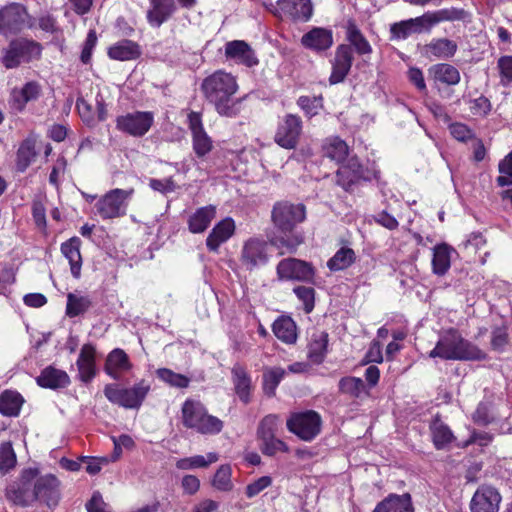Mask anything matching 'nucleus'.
Returning a JSON list of instances; mask_svg holds the SVG:
<instances>
[{
    "label": "nucleus",
    "instance_id": "f257e3e1",
    "mask_svg": "<svg viewBox=\"0 0 512 512\" xmlns=\"http://www.w3.org/2000/svg\"><path fill=\"white\" fill-rule=\"evenodd\" d=\"M306 217V208L303 204H293L288 201L277 202L272 209L271 218L275 228L283 236H273L269 242L272 246L293 253L302 243L300 235L293 234L295 227L302 223Z\"/></svg>",
    "mask_w": 512,
    "mask_h": 512
},
{
    "label": "nucleus",
    "instance_id": "58836bf2",
    "mask_svg": "<svg viewBox=\"0 0 512 512\" xmlns=\"http://www.w3.org/2000/svg\"><path fill=\"white\" fill-rule=\"evenodd\" d=\"M453 248L446 243L438 244L433 249L432 270L438 276L447 273L451 266V252Z\"/></svg>",
    "mask_w": 512,
    "mask_h": 512
},
{
    "label": "nucleus",
    "instance_id": "6e6552de",
    "mask_svg": "<svg viewBox=\"0 0 512 512\" xmlns=\"http://www.w3.org/2000/svg\"><path fill=\"white\" fill-rule=\"evenodd\" d=\"M39 474L38 469L28 468L22 471L19 482L6 488V498L16 505L27 507L34 502V480Z\"/></svg>",
    "mask_w": 512,
    "mask_h": 512
},
{
    "label": "nucleus",
    "instance_id": "20e7f679",
    "mask_svg": "<svg viewBox=\"0 0 512 512\" xmlns=\"http://www.w3.org/2000/svg\"><path fill=\"white\" fill-rule=\"evenodd\" d=\"M445 360L483 361L488 359L486 352L476 344L463 338L458 330L451 328L440 337Z\"/></svg>",
    "mask_w": 512,
    "mask_h": 512
},
{
    "label": "nucleus",
    "instance_id": "338daca9",
    "mask_svg": "<svg viewBox=\"0 0 512 512\" xmlns=\"http://www.w3.org/2000/svg\"><path fill=\"white\" fill-rule=\"evenodd\" d=\"M271 484L272 478L270 476H262L246 486L245 494L248 498H253Z\"/></svg>",
    "mask_w": 512,
    "mask_h": 512
},
{
    "label": "nucleus",
    "instance_id": "39448f33",
    "mask_svg": "<svg viewBox=\"0 0 512 512\" xmlns=\"http://www.w3.org/2000/svg\"><path fill=\"white\" fill-rule=\"evenodd\" d=\"M150 391V384L142 379L131 388H120L116 384L104 387L105 397L113 404L126 409H139Z\"/></svg>",
    "mask_w": 512,
    "mask_h": 512
},
{
    "label": "nucleus",
    "instance_id": "f704fd0d",
    "mask_svg": "<svg viewBox=\"0 0 512 512\" xmlns=\"http://www.w3.org/2000/svg\"><path fill=\"white\" fill-rule=\"evenodd\" d=\"M140 55L141 48L138 43L127 39L117 42L108 49V56L119 61L135 60Z\"/></svg>",
    "mask_w": 512,
    "mask_h": 512
},
{
    "label": "nucleus",
    "instance_id": "c85d7f7f",
    "mask_svg": "<svg viewBox=\"0 0 512 512\" xmlns=\"http://www.w3.org/2000/svg\"><path fill=\"white\" fill-rule=\"evenodd\" d=\"M345 36L346 40L349 42L348 45H350L352 50L354 49L358 55L365 56L372 53V46L353 19L347 21Z\"/></svg>",
    "mask_w": 512,
    "mask_h": 512
},
{
    "label": "nucleus",
    "instance_id": "c03bdc74",
    "mask_svg": "<svg viewBox=\"0 0 512 512\" xmlns=\"http://www.w3.org/2000/svg\"><path fill=\"white\" fill-rule=\"evenodd\" d=\"M356 259L355 252L352 248L341 247L332 258L327 262V267L331 271H341L350 267Z\"/></svg>",
    "mask_w": 512,
    "mask_h": 512
},
{
    "label": "nucleus",
    "instance_id": "473e14b6",
    "mask_svg": "<svg viewBox=\"0 0 512 512\" xmlns=\"http://www.w3.org/2000/svg\"><path fill=\"white\" fill-rule=\"evenodd\" d=\"M36 137L29 135L19 145L16 153V170L24 173L37 156Z\"/></svg>",
    "mask_w": 512,
    "mask_h": 512
},
{
    "label": "nucleus",
    "instance_id": "b1692460",
    "mask_svg": "<svg viewBox=\"0 0 512 512\" xmlns=\"http://www.w3.org/2000/svg\"><path fill=\"white\" fill-rule=\"evenodd\" d=\"M235 231V223L232 218L227 217L218 222L206 239V246L209 251L217 252L220 245L225 243Z\"/></svg>",
    "mask_w": 512,
    "mask_h": 512
},
{
    "label": "nucleus",
    "instance_id": "13d9d810",
    "mask_svg": "<svg viewBox=\"0 0 512 512\" xmlns=\"http://www.w3.org/2000/svg\"><path fill=\"white\" fill-rule=\"evenodd\" d=\"M390 34L391 40L406 39L410 35L415 34L411 19L393 23L390 26Z\"/></svg>",
    "mask_w": 512,
    "mask_h": 512
},
{
    "label": "nucleus",
    "instance_id": "774afa93",
    "mask_svg": "<svg viewBox=\"0 0 512 512\" xmlns=\"http://www.w3.org/2000/svg\"><path fill=\"white\" fill-rule=\"evenodd\" d=\"M76 108L81 119L88 125L94 126L96 120L92 115V106L83 98H78L76 101Z\"/></svg>",
    "mask_w": 512,
    "mask_h": 512
},
{
    "label": "nucleus",
    "instance_id": "dca6fc26",
    "mask_svg": "<svg viewBox=\"0 0 512 512\" xmlns=\"http://www.w3.org/2000/svg\"><path fill=\"white\" fill-rule=\"evenodd\" d=\"M133 193V190L113 189L105 194L97 203L98 214L103 219L116 218L125 213L124 202Z\"/></svg>",
    "mask_w": 512,
    "mask_h": 512
},
{
    "label": "nucleus",
    "instance_id": "5fc2aeb1",
    "mask_svg": "<svg viewBox=\"0 0 512 512\" xmlns=\"http://www.w3.org/2000/svg\"><path fill=\"white\" fill-rule=\"evenodd\" d=\"M294 294L303 303V309L306 313H311L315 306V290L313 287L296 286L293 289Z\"/></svg>",
    "mask_w": 512,
    "mask_h": 512
},
{
    "label": "nucleus",
    "instance_id": "9b49d317",
    "mask_svg": "<svg viewBox=\"0 0 512 512\" xmlns=\"http://www.w3.org/2000/svg\"><path fill=\"white\" fill-rule=\"evenodd\" d=\"M279 280L314 283L316 270L313 265L297 258L281 260L276 268Z\"/></svg>",
    "mask_w": 512,
    "mask_h": 512
},
{
    "label": "nucleus",
    "instance_id": "ea45409f",
    "mask_svg": "<svg viewBox=\"0 0 512 512\" xmlns=\"http://www.w3.org/2000/svg\"><path fill=\"white\" fill-rule=\"evenodd\" d=\"M429 73L434 80L448 86L457 85L461 76L459 70L448 63H438L430 67Z\"/></svg>",
    "mask_w": 512,
    "mask_h": 512
},
{
    "label": "nucleus",
    "instance_id": "393cba45",
    "mask_svg": "<svg viewBox=\"0 0 512 512\" xmlns=\"http://www.w3.org/2000/svg\"><path fill=\"white\" fill-rule=\"evenodd\" d=\"M429 430L433 445L437 450L447 449L451 443L456 441L452 430L441 420L439 414L432 419Z\"/></svg>",
    "mask_w": 512,
    "mask_h": 512
},
{
    "label": "nucleus",
    "instance_id": "49530a36",
    "mask_svg": "<svg viewBox=\"0 0 512 512\" xmlns=\"http://www.w3.org/2000/svg\"><path fill=\"white\" fill-rule=\"evenodd\" d=\"M430 13L435 26L444 21H465L470 16L469 12L457 7L430 11Z\"/></svg>",
    "mask_w": 512,
    "mask_h": 512
},
{
    "label": "nucleus",
    "instance_id": "3c124183",
    "mask_svg": "<svg viewBox=\"0 0 512 512\" xmlns=\"http://www.w3.org/2000/svg\"><path fill=\"white\" fill-rule=\"evenodd\" d=\"M218 455L216 453H209L208 460L204 456L197 455L190 458H184L177 462L176 466L179 469H193V468H204L209 464L216 462Z\"/></svg>",
    "mask_w": 512,
    "mask_h": 512
},
{
    "label": "nucleus",
    "instance_id": "864d4df0",
    "mask_svg": "<svg viewBox=\"0 0 512 512\" xmlns=\"http://www.w3.org/2000/svg\"><path fill=\"white\" fill-rule=\"evenodd\" d=\"M297 105L305 112L306 116L313 117L323 108V97L321 95L314 97L300 96Z\"/></svg>",
    "mask_w": 512,
    "mask_h": 512
},
{
    "label": "nucleus",
    "instance_id": "6ab92c4d",
    "mask_svg": "<svg viewBox=\"0 0 512 512\" xmlns=\"http://www.w3.org/2000/svg\"><path fill=\"white\" fill-rule=\"evenodd\" d=\"M225 56L227 59L235 60L237 63L247 67H253L258 64L254 50L243 40L227 42L225 45Z\"/></svg>",
    "mask_w": 512,
    "mask_h": 512
},
{
    "label": "nucleus",
    "instance_id": "a19ab883",
    "mask_svg": "<svg viewBox=\"0 0 512 512\" xmlns=\"http://www.w3.org/2000/svg\"><path fill=\"white\" fill-rule=\"evenodd\" d=\"M323 152L324 156L340 164L347 161L349 147L344 140L339 137H334L328 139L324 144Z\"/></svg>",
    "mask_w": 512,
    "mask_h": 512
},
{
    "label": "nucleus",
    "instance_id": "052dcab7",
    "mask_svg": "<svg viewBox=\"0 0 512 512\" xmlns=\"http://www.w3.org/2000/svg\"><path fill=\"white\" fill-rule=\"evenodd\" d=\"M472 418L474 423L481 426H487L496 420L490 406L483 402L478 404Z\"/></svg>",
    "mask_w": 512,
    "mask_h": 512
},
{
    "label": "nucleus",
    "instance_id": "0e129e2a",
    "mask_svg": "<svg viewBox=\"0 0 512 512\" xmlns=\"http://www.w3.org/2000/svg\"><path fill=\"white\" fill-rule=\"evenodd\" d=\"M413 24L415 34L430 33L435 26L430 11L423 15L410 18Z\"/></svg>",
    "mask_w": 512,
    "mask_h": 512
},
{
    "label": "nucleus",
    "instance_id": "c756f323",
    "mask_svg": "<svg viewBox=\"0 0 512 512\" xmlns=\"http://www.w3.org/2000/svg\"><path fill=\"white\" fill-rule=\"evenodd\" d=\"M36 382L40 387L56 390L67 387L70 378L65 371L48 366L41 371Z\"/></svg>",
    "mask_w": 512,
    "mask_h": 512
},
{
    "label": "nucleus",
    "instance_id": "412c9836",
    "mask_svg": "<svg viewBox=\"0 0 512 512\" xmlns=\"http://www.w3.org/2000/svg\"><path fill=\"white\" fill-rule=\"evenodd\" d=\"M280 11L295 21H308L313 14L311 0H278Z\"/></svg>",
    "mask_w": 512,
    "mask_h": 512
},
{
    "label": "nucleus",
    "instance_id": "ddd939ff",
    "mask_svg": "<svg viewBox=\"0 0 512 512\" xmlns=\"http://www.w3.org/2000/svg\"><path fill=\"white\" fill-rule=\"evenodd\" d=\"M154 122V115L149 111H136L118 116L116 118V128L133 137L144 136L151 128Z\"/></svg>",
    "mask_w": 512,
    "mask_h": 512
},
{
    "label": "nucleus",
    "instance_id": "c9c22d12",
    "mask_svg": "<svg viewBox=\"0 0 512 512\" xmlns=\"http://www.w3.org/2000/svg\"><path fill=\"white\" fill-rule=\"evenodd\" d=\"M329 335L326 331H320L312 335L308 345V358L314 364H321L325 360L328 351Z\"/></svg>",
    "mask_w": 512,
    "mask_h": 512
},
{
    "label": "nucleus",
    "instance_id": "0eeeda50",
    "mask_svg": "<svg viewBox=\"0 0 512 512\" xmlns=\"http://www.w3.org/2000/svg\"><path fill=\"white\" fill-rule=\"evenodd\" d=\"M380 171L365 168L357 156H352L336 172V183L346 192H352L360 181L378 180Z\"/></svg>",
    "mask_w": 512,
    "mask_h": 512
},
{
    "label": "nucleus",
    "instance_id": "09e8293b",
    "mask_svg": "<svg viewBox=\"0 0 512 512\" xmlns=\"http://www.w3.org/2000/svg\"><path fill=\"white\" fill-rule=\"evenodd\" d=\"M338 388L341 393L358 398L364 389V382L356 377H342L339 380Z\"/></svg>",
    "mask_w": 512,
    "mask_h": 512
},
{
    "label": "nucleus",
    "instance_id": "a18cd8bd",
    "mask_svg": "<svg viewBox=\"0 0 512 512\" xmlns=\"http://www.w3.org/2000/svg\"><path fill=\"white\" fill-rule=\"evenodd\" d=\"M92 306V301L88 296H77L74 293H68L66 304V315L70 318L84 314Z\"/></svg>",
    "mask_w": 512,
    "mask_h": 512
},
{
    "label": "nucleus",
    "instance_id": "de8ad7c7",
    "mask_svg": "<svg viewBox=\"0 0 512 512\" xmlns=\"http://www.w3.org/2000/svg\"><path fill=\"white\" fill-rule=\"evenodd\" d=\"M17 463L16 454L12 447V443L2 442L0 444V472L5 475L9 473Z\"/></svg>",
    "mask_w": 512,
    "mask_h": 512
},
{
    "label": "nucleus",
    "instance_id": "9d476101",
    "mask_svg": "<svg viewBox=\"0 0 512 512\" xmlns=\"http://www.w3.org/2000/svg\"><path fill=\"white\" fill-rule=\"evenodd\" d=\"M302 128L303 122L300 116L286 114L278 123L274 135L275 143L287 150L295 149L299 144Z\"/></svg>",
    "mask_w": 512,
    "mask_h": 512
},
{
    "label": "nucleus",
    "instance_id": "bf43d9fd",
    "mask_svg": "<svg viewBox=\"0 0 512 512\" xmlns=\"http://www.w3.org/2000/svg\"><path fill=\"white\" fill-rule=\"evenodd\" d=\"M509 342V335L505 326L494 327L491 332L492 350L502 353Z\"/></svg>",
    "mask_w": 512,
    "mask_h": 512
},
{
    "label": "nucleus",
    "instance_id": "69168bd1",
    "mask_svg": "<svg viewBox=\"0 0 512 512\" xmlns=\"http://www.w3.org/2000/svg\"><path fill=\"white\" fill-rule=\"evenodd\" d=\"M497 65L501 76V83L504 86H508L512 83V56L500 57Z\"/></svg>",
    "mask_w": 512,
    "mask_h": 512
},
{
    "label": "nucleus",
    "instance_id": "bb28decb",
    "mask_svg": "<svg viewBox=\"0 0 512 512\" xmlns=\"http://www.w3.org/2000/svg\"><path fill=\"white\" fill-rule=\"evenodd\" d=\"M232 382L238 398L244 404L251 401L252 380L247 370L240 364H235L231 369Z\"/></svg>",
    "mask_w": 512,
    "mask_h": 512
},
{
    "label": "nucleus",
    "instance_id": "1a4fd4ad",
    "mask_svg": "<svg viewBox=\"0 0 512 512\" xmlns=\"http://www.w3.org/2000/svg\"><path fill=\"white\" fill-rule=\"evenodd\" d=\"M286 425L300 439L312 441L321 432L322 420L316 411L308 410L293 414Z\"/></svg>",
    "mask_w": 512,
    "mask_h": 512
},
{
    "label": "nucleus",
    "instance_id": "a211bd4d",
    "mask_svg": "<svg viewBox=\"0 0 512 512\" xmlns=\"http://www.w3.org/2000/svg\"><path fill=\"white\" fill-rule=\"evenodd\" d=\"M353 52L350 45L340 44L335 50L334 59L331 61L332 71L329 77V84L342 83L349 74L353 64Z\"/></svg>",
    "mask_w": 512,
    "mask_h": 512
},
{
    "label": "nucleus",
    "instance_id": "4c0bfd02",
    "mask_svg": "<svg viewBox=\"0 0 512 512\" xmlns=\"http://www.w3.org/2000/svg\"><path fill=\"white\" fill-rule=\"evenodd\" d=\"M275 336L284 343L293 344L297 340L296 323L289 316H281L272 325Z\"/></svg>",
    "mask_w": 512,
    "mask_h": 512
},
{
    "label": "nucleus",
    "instance_id": "8fccbe9b",
    "mask_svg": "<svg viewBox=\"0 0 512 512\" xmlns=\"http://www.w3.org/2000/svg\"><path fill=\"white\" fill-rule=\"evenodd\" d=\"M156 374L159 379L168 383L172 387L186 388L190 382V379L187 376L175 373L168 368H160L156 371Z\"/></svg>",
    "mask_w": 512,
    "mask_h": 512
},
{
    "label": "nucleus",
    "instance_id": "e2e57ef3",
    "mask_svg": "<svg viewBox=\"0 0 512 512\" xmlns=\"http://www.w3.org/2000/svg\"><path fill=\"white\" fill-rule=\"evenodd\" d=\"M261 452L266 456H274L277 452H288L289 448L285 442L274 437L264 440L260 444Z\"/></svg>",
    "mask_w": 512,
    "mask_h": 512
},
{
    "label": "nucleus",
    "instance_id": "79ce46f5",
    "mask_svg": "<svg viewBox=\"0 0 512 512\" xmlns=\"http://www.w3.org/2000/svg\"><path fill=\"white\" fill-rule=\"evenodd\" d=\"M286 375L285 369L281 367H266L262 375V389L266 396L274 397L276 388Z\"/></svg>",
    "mask_w": 512,
    "mask_h": 512
},
{
    "label": "nucleus",
    "instance_id": "e433bc0d",
    "mask_svg": "<svg viewBox=\"0 0 512 512\" xmlns=\"http://www.w3.org/2000/svg\"><path fill=\"white\" fill-rule=\"evenodd\" d=\"M216 215L214 206L198 208L188 219V228L191 233L204 232Z\"/></svg>",
    "mask_w": 512,
    "mask_h": 512
},
{
    "label": "nucleus",
    "instance_id": "f3484780",
    "mask_svg": "<svg viewBox=\"0 0 512 512\" xmlns=\"http://www.w3.org/2000/svg\"><path fill=\"white\" fill-rule=\"evenodd\" d=\"M502 497L492 485L482 484L475 491L470 501L471 512H498Z\"/></svg>",
    "mask_w": 512,
    "mask_h": 512
},
{
    "label": "nucleus",
    "instance_id": "5701e85b",
    "mask_svg": "<svg viewBox=\"0 0 512 512\" xmlns=\"http://www.w3.org/2000/svg\"><path fill=\"white\" fill-rule=\"evenodd\" d=\"M151 8L147 11V21L154 27L159 28L168 21L175 13L177 7L174 0H150Z\"/></svg>",
    "mask_w": 512,
    "mask_h": 512
},
{
    "label": "nucleus",
    "instance_id": "aec40b11",
    "mask_svg": "<svg viewBox=\"0 0 512 512\" xmlns=\"http://www.w3.org/2000/svg\"><path fill=\"white\" fill-rule=\"evenodd\" d=\"M301 44L318 53L326 51L333 45V33L330 29L314 27L302 36Z\"/></svg>",
    "mask_w": 512,
    "mask_h": 512
},
{
    "label": "nucleus",
    "instance_id": "603ef678",
    "mask_svg": "<svg viewBox=\"0 0 512 512\" xmlns=\"http://www.w3.org/2000/svg\"><path fill=\"white\" fill-rule=\"evenodd\" d=\"M214 488L220 491H230L233 488L231 482V467L229 465H221L212 480Z\"/></svg>",
    "mask_w": 512,
    "mask_h": 512
},
{
    "label": "nucleus",
    "instance_id": "4468645a",
    "mask_svg": "<svg viewBox=\"0 0 512 512\" xmlns=\"http://www.w3.org/2000/svg\"><path fill=\"white\" fill-rule=\"evenodd\" d=\"M240 261L248 271L266 265L269 261L268 242L257 237L246 240L241 250Z\"/></svg>",
    "mask_w": 512,
    "mask_h": 512
},
{
    "label": "nucleus",
    "instance_id": "f03ea898",
    "mask_svg": "<svg viewBox=\"0 0 512 512\" xmlns=\"http://www.w3.org/2000/svg\"><path fill=\"white\" fill-rule=\"evenodd\" d=\"M237 89L236 79L221 70L206 77L201 84L207 101L214 105L220 115L226 117H235L240 112V100L234 98Z\"/></svg>",
    "mask_w": 512,
    "mask_h": 512
},
{
    "label": "nucleus",
    "instance_id": "a878e982",
    "mask_svg": "<svg viewBox=\"0 0 512 512\" xmlns=\"http://www.w3.org/2000/svg\"><path fill=\"white\" fill-rule=\"evenodd\" d=\"M372 512H414L411 495L391 493L380 501Z\"/></svg>",
    "mask_w": 512,
    "mask_h": 512
},
{
    "label": "nucleus",
    "instance_id": "72a5a7b5",
    "mask_svg": "<svg viewBox=\"0 0 512 512\" xmlns=\"http://www.w3.org/2000/svg\"><path fill=\"white\" fill-rule=\"evenodd\" d=\"M458 49L455 41L448 38H434L424 46L426 56H433L437 59H450Z\"/></svg>",
    "mask_w": 512,
    "mask_h": 512
},
{
    "label": "nucleus",
    "instance_id": "680f3d73",
    "mask_svg": "<svg viewBox=\"0 0 512 512\" xmlns=\"http://www.w3.org/2000/svg\"><path fill=\"white\" fill-rule=\"evenodd\" d=\"M276 420L274 415H267L261 420L257 429V436L260 442L275 436Z\"/></svg>",
    "mask_w": 512,
    "mask_h": 512
},
{
    "label": "nucleus",
    "instance_id": "6e6d98bb",
    "mask_svg": "<svg viewBox=\"0 0 512 512\" xmlns=\"http://www.w3.org/2000/svg\"><path fill=\"white\" fill-rule=\"evenodd\" d=\"M192 141L193 150L199 158H203L212 150V140L205 131L192 135Z\"/></svg>",
    "mask_w": 512,
    "mask_h": 512
},
{
    "label": "nucleus",
    "instance_id": "37998d69",
    "mask_svg": "<svg viewBox=\"0 0 512 512\" xmlns=\"http://www.w3.org/2000/svg\"><path fill=\"white\" fill-rule=\"evenodd\" d=\"M23 402L18 392L4 391L0 394V413L8 417L18 416Z\"/></svg>",
    "mask_w": 512,
    "mask_h": 512
},
{
    "label": "nucleus",
    "instance_id": "4be33fe9",
    "mask_svg": "<svg viewBox=\"0 0 512 512\" xmlns=\"http://www.w3.org/2000/svg\"><path fill=\"white\" fill-rule=\"evenodd\" d=\"M96 349L92 344H84L80 350L76 365L78 377L83 383H89L96 375Z\"/></svg>",
    "mask_w": 512,
    "mask_h": 512
},
{
    "label": "nucleus",
    "instance_id": "7ed1b4c3",
    "mask_svg": "<svg viewBox=\"0 0 512 512\" xmlns=\"http://www.w3.org/2000/svg\"><path fill=\"white\" fill-rule=\"evenodd\" d=\"M182 423L186 428L200 434L215 435L222 431L223 422L209 415L204 405L195 400H186L182 405Z\"/></svg>",
    "mask_w": 512,
    "mask_h": 512
},
{
    "label": "nucleus",
    "instance_id": "f8f14e48",
    "mask_svg": "<svg viewBox=\"0 0 512 512\" xmlns=\"http://www.w3.org/2000/svg\"><path fill=\"white\" fill-rule=\"evenodd\" d=\"M28 12L19 3H10L0 9V34L9 36L21 32L28 25Z\"/></svg>",
    "mask_w": 512,
    "mask_h": 512
},
{
    "label": "nucleus",
    "instance_id": "2f4dec72",
    "mask_svg": "<svg viewBox=\"0 0 512 512\" xmlns=\"http://www.w3.org/2000/svg\"><path fill=\"white\" fill-rule=\"evenodd\" d=\"M81 240L74 236L61 244V252L69 261L71 274L78 279L81 275L82 257L80 253Z\"/></svg>",
    "mask_w": 512,
    "mask_h": 512
},
{
    "label": "nucleus",
    "instance_id": "4d7b16f0",
    "mask_svg": "<svg viewBox=\"0 0 512 512\" xmlns=\"http://www.w3.org/2000/svg\"><path fill=\"white\" fill-rule=\"evenodd\" d=\"M498 170L501 174L496 179L498 186L504 187L512 185V151L500 161Z\"/></svg>",
    "mask_w": 512,
    "mask_h": 512
},
{
    "label": "nucleus",
    "instance_id": "7c9ffc66",
    "mask_svg": "<svg viewBox=\"0 0 512 512\" xmlns=\"http://www.w3.org/2000/svg\"><path fill=\"white\" fill-rule=\"evenodd\" d=\"M131 367L132 365L126 352L116 348L108 354L104 370L111 378L119 380L121 377L120 372L128 371Z\"/></svg>",
    "mask_w": 512,
    "mask_h": 512
},
{
    "label": "nucleus",
    "instance_id": "423d86ee",
    "mask_svg": "<svg viewBox=\"0 0 512 512\" xmlns=\"http://www.w3.org/2000/svg\"><path fill=\"white\" fill-rule=\"evenodd\" d=\"M41 51L42 47L38 42L19 38L12 40L4 49L1 61L6 69H14L20 66L21 63H29L39 59Z\"/></svg>",
    "mask_w": 512,
    "mask_h": 512
},
{
    "label": "nucleus",
    "instance_id": "2eb2a0df",
    "mask_svg": "<svg viewBox=\"0 0 512 512\" xmlns=\"http://www.w3.org/2000/svg\"><path fill=\"white\" fill-rule=\"evenodd\" d=\"M34 501L55 508L60 501V481L56 476L47 474L37 477L34 482Z\"/></svg>",
    "mask_w": 512,
    "mask_h": 512
},
{
    "label": "nucleus",
    "instance_id": "cd10ccee",
    "mask_svg": "<svg viewBox=\"0 0 512 512\" xmlns=\"http://www.w3.org/2000/svg\"><path fill=\"white\" fill-rule=\"evenodd\" d=\"M41 94V86L36 81H29L21 89H14L11 93V105L13 109L21 112L28 102L35 101Z\"/></svg>",
    "mask_w": 512,
    "mask_h": 512
}]
</instances>
